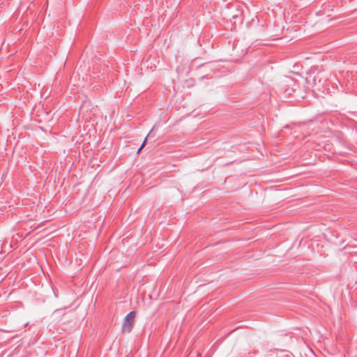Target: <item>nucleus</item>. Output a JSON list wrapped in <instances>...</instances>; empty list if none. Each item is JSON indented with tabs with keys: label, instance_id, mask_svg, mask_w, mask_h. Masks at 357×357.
Here are the masks:
<instances>
[{
	"label": "nucleus",
	"instance_id": "f03ea898",
	"mask_svg": "<svg viewBox=\"0 0 357 357\" xmlns=\"http://www.w3.org/2000/svg\"><path fill=\"white\" fill-rule=\"evenodd\" d=\"M291 74H294V75L298 77V78H296V77H294L291 76V81H294L295 82H296L298 86H300L301 84H303V83H304L305 82L307 81V78H304L301 75V73H297V72H296L294 70H291Z\"/></svg>",
	"mask_w": 357,
	"mask_h": 357
},
{
	"label": "nucleus",
	"instance_id": "20e7f679",
	"mask_svg": "<svg viewBox=\"0 0 357 357\" xmlns=\"http://www.w3.org/2000/svg\"><path fill=\"white\" fill-rule=\"evenodd\" d=\"M47 91H45V92H44V93H42V92H41V93H40V96H41V97L45 96V93H46Z\"/></svg>",
	"mask_w": 357,
	"mask_h": 357
},
{
	"label": "nucleus",
	"instance_id": "39448f33",
	"mask_svg": "<svg viewBox=\"0 0 357 357\" xmlns=\"http://www.w3.org/2000/svg\"><path fill=\"white\" fill-rule=\"evenodd\" d=\"M294 68H298V66H297L296 65H294Z\"/></svg>",
	"mask_w": 357,
	"mask_h": 357
},
{
	"label": "nucleus",
	"instance_id": "7ed1b4c3",
	"mask_svg": "<svg viewBox=\"0 0 357 357\" xmlns=\"http://www.w3.org/2000/svg\"><path fill=\"white\" fill-rule=\"evenodd\" d=\"M146 140H147V137H146L145 139L144 140L142 144L140 146L139 149H138L137 153H139L141 151V150L144 148V146H145V144L146 142Z\"/></svg>",
	"mask_w": 357,
	"mask_h": 357
},
{
	"label": "nucleus",
	"instance_id": "f257e3e1",
	"mask_svg": "<svg viewBox=\"0 0 357 357\" xmlns=\"http://www.w3.org/2000/svg\"><path fill=\"white\" fill-rule=\"evenodd\" d=\"M136 312L135 311L130 312L125 317L122 326V333H130L135 323Z\"/></svg>",
	"mask_w": 357,
	"mask_h": 357
}]
</instances>
